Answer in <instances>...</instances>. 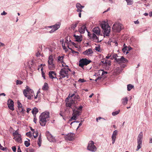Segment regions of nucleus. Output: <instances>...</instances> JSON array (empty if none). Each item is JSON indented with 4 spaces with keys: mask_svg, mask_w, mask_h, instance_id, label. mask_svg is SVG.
<instances>
[{
    "mask_svg": "<svg viewBox=\"0 0 152 152\" xmlns=\"http://www.w3.org/2000/svg\"><path fill=\"white\" fill-rule=\"evenodd\" d=\"M50 118V113L46 111L42 113L39 116V123L42 126H45Z\"/></svg>",
    "mask_w": 152,
    "mask_h": 152,
    "instance_id": "nucleus-1",
    "label": "nucleus"
},
{
    "mask_svg": "<svg viewBox=\"0 0 152 152\" xmlns=\"http://www.w3.org/2000/svg\"><path fill=\"white\" fill-rule=\"evenodd\" d=\"M104 32V36H108L110 32V27L107 21H103L101 24Z\"/></svg>",
    "mask_w": 152,
    "mask_h": 152,
    "instance_id": "nucleus-2",
    "label": "nucleus"
},
{
    "mask_svg": "<svg viewBox=\"0 0 152 152\" xmlns=\"http://www.w3.org/2000/svg\"><path fill=\"white\" fill-rule=\"evenodd\" d=\"M69 71H71L70 69L68 68V65H65L63 68L61 69L59 72L60 79L61 78H64L66 77L68 78Z\"/></svg>",
    "mask_w": 152,
    "mask_h": 152,
    "instance_id": "nucleus-3",
    "label": "nucleus"
},
{
    "mask_svg": "<svg viewBox=\"0 0 152 152\" xmlns=\"http://www.w3.org/2000/svg\"><path fill=\"white\" fill-rule=\"evenodd\" d=\"M23 93L25 96L29 99H31L34 94L33 91L28 86H26V89L23 90Z\"/></svg>",
    "mask_w": 152,
    "mask_h": 152,
    "instance_id": "nucleus-4",
    "label": "nucleus"
},
{
    "mask_svg": "<svg viewBox=\"0 0 152 152\" xmlns=\"http://www.w3.org/2000/svg\"><path fill=\"white\" fill-rule=\"evenodd\" d=\"M123 28V25L118 23H115L112 27L113 31L115 32H119Z\"/></svg>",
    "mask_w": 152,
    "mask_h": 152,
    "instance_id": "nucleus-5",
    "label": "nucleus"
},
{
    "mask_svg": "<svg viewBox=\"0 0 152 152\" xmlns=\"http://www.w3.org/2000/svg\"><path fill=\"white\" fill-rule=\"evenodd\" d=\"M143 134L141 132L139 134L137 139V146L136 150V151L139 150L142 147V142Z\"/></svg>",
    "mask_w": 152,
    "mask_h": 152,
    "instance_id": "nucleus-6",
    "label": "nucleus"
},
{
    "mask_svg": "<svg viewBox=\"0 0 152 152\" xmlns=\"http://www.w3.org/2000/svg\"><path fill=\"white\" fill-rule=\"evenodd\" d=\"M53 61V56L50 55L49 56L48 61V67L50 69L53 70L55 68V66Z\"/></svg>",
    "mask_w": 152,
    "mask_h": 152,
    "instance_id": "nucleus-7",
    "label": "nucleus"
},
{
    "mask_svg": "<svg viewBox=\"0 0 152 152\" xmlns=\"http://www.w3.org/2000/svg\"><path fill=\"white\" fill-rule=\"evenodd\" d=\"M94 142L92 141H90L88 143L87 147V149L90 151L94 152L97 150L96 147L94 145Z\"/></svg>",
    "mask_w": 152,
    "mask_h": 152,
    "instance_id": "nucleus-8",
    "label": "nucleus"
},
{
    "mask_svg": "<svg viewBox=\"0 0 152 152\" xmlns=\"http://www.w3.org/2000/svg\"><path fill=\"white\" fill-rule=\"evenodd\" d=\"M91 62V61L87 59L82 58L80 60L79 65L81 67H83L85 65H87Z\"/></svg>",
    "mask_w": 152,
    "mask_h": 152,
    "instance_id": "nucleus-9",
    "label": "nucleus"
},
{
    "mask_svg": "<svg viewBox=\"0 0 152 152\" xmlns=\"http://www.w3.org/2000/svg\"><path fill=\"white\" fill-rule=\"evenodd\" d=\"M66 106L67 107H71L72 109L74 108H77V107L75 104V102L72 99L70 101H68L66 103Z\"/></svg>",
    "mask_w": 152,
    "mask_h": 152,
    "instance_id": "nucleus-10",
    "label": "nucleus"
},
{
    "mask_svg": "<svg viewBox=\"0 0 152 152\" xmlns=\"http://www.w3.org/2000/svg\"><path fill=\"white\" fill-rule=\"evenodd\" d=\"M7 105L9 108L10 110H14V102L12 99H9L8 100Z\"/></svg>",
    "mask_w": 152,
    "mask_h": 152,
    "instance_id": "nucleus-11",
    "label": "nucleus"
},
{
    "mask_svg": "<svg viewBox=\"0 0 152 152\" xmlns=\"http://www.w3.org/2000/svg\"><path fill=\"white\" fill-rule=\"evenodd\" d=\"M115 61L119 64H120L122 63H125L128 62L127 60L123 56H121L120 58L115 59Z\"/></svg>",
    "mask_w": 152,
    "mask_h": 152,
    "instance_id": "nucleus-12",
    "label": "nucleus"
},
{
    "mask_svg": "<svg viewBox=\"0 0 152 152\" xmlns=\"http://www.w3.org/2000/svg\"><path fill=\"white\" fill-rule=\"evenodd\" d=\"M75 134L72 133L68 134L65 137V139L69 141L72 140L74 138Z\"/></svg>",
    "mask_w": 152,
    "mask_h": 152,
    "instance_id": "nucleus-13",
    "label": "nucleus"
},
{
    "mask_svg": "<svg viewBox=\"0 0 152 152\" xmlns=\"http://www.w3.org/2000/svg\"><path fill=\"white\" fill-rule=\"evenodd\" d=\"M118 131L117 130H115L113 132L111 138L112 141V144H114L116 140V136L118 134Z\"/></svg>",
    "mask_w": 152,
    "mask_h": 152,
    "instance_id": "nucleus-14",
    "label": "nucleus"
},
{
    "mask_svg": "<svg viewBox=\"0 0 152 152\" xmlns=\"http://www.w3.org/2000/svg\"><path fill=\"white\" fill-rule=\"evenodd\" d=\"M93 53V51L92 49L91 48L87 49L84 52H83V53L85 55L88 56L91 55Z\"/></svg>",
    "mask_w": 152,
    "mask_h": 152,
    "instance_id": "nucleus-15",
    "label": "nucleus"
},
{
    "mask_svg": "<svg viewBox=\"0 0 152 152\" xmlns=\"http://www.w3.org/2000/svg\"><path fill=\"white\" fill-rule=\"evenodd\" d=\"M49 77L50 79L57 78L56 72L53 71H50L49 72Z\"/></svg>",
    "mask_w": 152,
    "mask_h": 152,
    "instance_id": "nucleus-16",
    "label": "nucleus"
},
{
    "mask_svg": "<svg viewBox=\"0 0 152 152\" xmlns=\"http://www.w3.org/2000/svg\"><path fill=\"white\" fill-rule=\"evenodd\" d=\"M84 6L81 5L80 3H77L76 4V7L77 9V12H81L82 11V9L84 7Z\"/></svg>",
    "mask_w": 152,
    "mask_h": 152,
    "instance_id": "nucleus-17",
    "label": "nucleus"
},
{
    "mask_svg": "<svg viewBox=\"0 0 152 152\" xmlns=\"http://www.w3.org/2000/svg\"><path fill=\"white\" fill-rule=\"evenodd\" d=\"M13 139L19 143H21L22 142L21 136L20 134H18V136L14 137Z\"/></svg>",
    "mask_w": 152,
    "mask_h": 152,
    "instance_id": "nucleus-18",
    "label": "nucleus"
},
{
    "mask_svg": "<svg viewBox=\"0 0 152 152\" xmlns=\"http://www.w3.org/2000/svg\"><path fill=\"white\" fill-rule=\"evenodd\" d=\"M87 31L86 26L85 25H83L79 29V31L80 34H83L85 33V30Z\"/></svg>",
    "mask_w": 152,
    "mask_h": 152,
    "instance_id": "nucleus-19",
    "label": "nucleus"
},
{
    "mask_svg": "<svg viewBox=\"0 0 152 152\" xmlns=\"http://www.w3.org/2000/svg\"><path fill=\"white\" fill-rule=\"evenodd\" d=\"M73 97L74 100H73L75 102V101L78 100V101H80V97L78 95H75L74 94H72L71 96L70 97Z\"/></svg>",
    "mask_w": 152,
    "mask_h": 152,
    "instance_id": "nucleus-20",
    "label": "nucleus"
},
{
    "mask_svg": "<svg viewBox=\"0 0 152 152\" xmlns=\"http://www.w3.org/2000/svg\"><path fill=\"white\" fill-rule=\"evenodd\" d=\"M93 32L95 34L99 35L100 34V31L99 28L98 27H95L93 28Z\"/></svg>",
    "mask_w": 152,
    "mask_h": 152,
    "instance_id": "nucleus-21",
    "label": "nucleus"
},
{
    "mask_svg": "<svg viewBox=\"0 0 152 152\" xmlns=\"http://www.w3.org/2000/svg\"><path fill=\"white\" fill-rule=\"evenodd\" d=\"M66 39L65 41V42L64 43H65V44L67 45V46L69 48V49L70 50H71V48H70L69 47V42H70L71 43L72 42L71 41L70 37H66Z\"/></svg>",
    "mask_w": 152,
    "mask_h": 152,
    "instance_id": "nucleus-22",
    "label": "nucleus"
},
{
    "mask_svg": "<svg viewBox=\"0 0 152 152\" xmlns=\"http://www.w3.org/2000/svg\"><path fill=\"white\" fill-rule=\"evenodd\" d=\"M93 39V40L96 42H99V38L94 33L92 34V35L91 36V38Z\"/></svg>",
    "mask_w": 152,
    "mask_h": 152,
    "instance_id": "nucleus-23",
    "label": "nucleus"
},
{
    "mask_svg": "<svg viewBox=\"0 0 152 152\" xmlns=\"http://www.w3.org/2000/svg\"><path fill=\"white\" fill-rule=\"evenodd\" d=\"M64 58V56H59L58 58V61L59 62H60L62 64V66H65V64L64 63V62L63 61V59Z\"/></svg>",
    "mask_w": 152,
    "mask_h": 152,
    "instance_id": "nucleus-24",
    "label": "nucleus"
},
{
    "mask_svg": "<svg viewBox=\"0 0 152 152\" xmlns=\"http://www.w3.org/2000/svg\"><path fill=\"white\" fill-rule=\"evenodd\" d=\"M47 138L50 142H53L56 141L54 137L51 134H49L47 136Z\"/></svg>",
    "mask_w": 152,
    "mask_h": 152,
    "instance_id": "nucleus-25",
    "label": "nucleus"
},
{
    "mask_svg": "<svg viewBox=\"0 0 152 152\" xmlns=\"http://www.w3.org/2000/svg\"><path fill=\"white\" fill-rule=\"evenodd\" d=\"M60 26V24H56L54 25L50 26L49 27L51 28H53L56 31L59 28Z\"/></svg>",
    "mask_w": 152,
    "mask_h": 152,
    "instance_id": "nucleus-26",
    "label": "nucleus"
},
{
    "mask_svg": "<svg viewBox=\"0 0 152 152\" xmlns=\"http://www.w3.org/2000/svg\"><path fill=\"white\" fill-rule=\"evenodd\" d=\"M128 101V100L127 96L121 99L122 104L124 105L127 104Z\"/></svg>",
    "mask_w": 152,
    "mask_h": 152,
    "instance_id": "nucleus-27",
    "label": "nucleus"
},
{
    "mask_svg": "<svg viewBox=\"0 0 152 152\" xmlns=\"http://www.w3.org/2000/svg\"><path fill=\"white\" fill-rule=\"evenodd\" d=\"M75 108H74V109H72L73 113L77 116L78 117L80 115V111L76 110Z\"/></svg>",
    "mask_w": 152,
    "mask_h": 152,
    "instance_id": "nucleus-28",
    "label": "nucleus"
},
{
    "mask_svg": "<svg viewBox=\"0 0 152 152\" xmlns=\"http://www.w3.org/2000/svg\"><path fill=\"white\" fill-rule=\"evenodd\" d=\"M79 21H77L74 23H73L71 26V28L72 29L74 30L75 28L77 27V24L79 23Z\"/></svg>",
    "mask_w": 152,
    "mask_h": 152,
    "instance_id": "nucleus-29",
    "label": "nucleus"
},
{
    "mask_svg": "<svg viewBox=\"0 0 152 152\" xmlns=\"http://www.w3.org/2000/svg\"><path fill=\"white\" fill-rule=\"evenodd\" d=\"M74 36L75 38L76 41L81 42L82 41V39L80 36L76 35L75 34L74 35Z\"/></svg>",
    "mask_w": 152,
    "mask_h": 152,
    "instance_id": "nucleus-30",
    "label": "nucleus"
},
{
    "mask_svg": "<svg viewBox=\"0 0 152 152\" xmlns=\"http://www.w3.org/2000/svg\"><path fill=\"white\" fill-rule=\"evenodd\" d=\"M48 88V85L47 83H45L42 87V89L44 90H47Z\"/></svg>",
    "mask_w": 152,
    "mask_h": 152,
    "instance_id": "nucleus-31",
    "label": "nucleus"
},
{
    "mask_svg": "<svg viewBox=\"0 0 152 152\" xmlns=\"http://www.w3.org/2000/svg\"><path fill=\"white\" fill-rule=\"evenodd\" d=\"M38 112V109L35 107L33 109L32 113L34 115L36 114Z\"/></svg>",
    "mask_w": 152,
    "mask_h": 152,
    "instance_id": "nucleus-32",
    "label": "nucleus"
},
{
    "mask_svg": "<svg viewBox=\"0 0 152 152\" xmlns=\"http://www.w3.org/2000/svg\"><path fill=\"white\" fill-rule=\"evenodd\" d=\"M134 87V86L132 84H128L127 85V90L129 91H130Z\"/></svg>",
    "mask_w": 152,
    "mask_h": 152,
    "instance_id": "nucleus-33",
    "label": "nucleus"
},
{
    "mask_svg": "<svg viewBox=\"0 0 152 152\" xmlns=\"http://www.w3.org/2000/svg\"><path fill=\"white\" fill-rule=\"evenodd\" d=\"M28 141H25L24 142V144L25 146L26 147H28L30 144V143L29 142V140L28 139Z\"/></svg>",
    "mask_w": 152,
    "mask_h": 152,
    "instance_id": "nucleus-34",
    "label": "nucleus"
},
{
    "mask_svg": "<svg viewBox=\"0 0 152 152\" xmlns=\"http://www.w3.org/2000/svg\"><path fill=\"white\" fill-rule=\"evenodd\" d=\"M123 70V69H122V67H118L116 69V71L118 73H119L121 72Z\"/></svg>",
    "mask_w": 152,
    "mask_h": 152,
    "instance_id": "nucleus-35",
    "label": "nucleus"
},
{
    "mask_svg": "<svg viewBox=\"0 0 152 152\" xmlns=\"http://www.w3.org/2000/svg\"><path fill=\"white\" fill-rule=\"evenodd\" d=\"M126 1L127 3V4L128 5H132L133 3V1L132 0H126Z\"/></svg>",
    "mask_w": 152,
    "mask_h": 152,
    "instance_id": "nucleus-36",
    "label": "nucleus"
},
{
    "mask_svg": "<svg viewBox=\"0 0 152 152\" xmlns=\"http://www.w3.org/2000/svg\"><path fill=\"white\" fill-rule=\"evenodd\" d=\"M62 45L63 49L65 50L66 52L68 50V49L66 48L65 45H67L65 44V43H64L63 42L62 43Z\"/></svg>",
    "mask_w": 152,
    "mask_h": 152,
    "instance_id": "nucleus-37",
    "label": "nucleus"
},
{
    "mask_svg": "<svg viewBox=\"0 0 152 152\" xmlns=\"http://www.w3.org/2000/svg\"><path fill=\"white\" fill-rule=\"evenodd\" d=\"M33 136L34 138L37 137L38 135V133L37 131L33 132Z\"/></svg>",
    "mask_w": 152,
    "mask_h": 152,
    "instance_id": "nucleus-38",
    "label": "nucleus"
},
{
    "mask_svg": "<svg viewBox=\"0 0 152 152\" xmlns=\"http://www.w3.org/2000/svg\"><path fill=\"white\" fill-rule=\"evenodd\" d=\"M17 104L18 105V107L19 110H20V108H22V104L19 101H18Z\"/></svg>",
    "mask_w": 152,
    "mask_h": 152,
    "instance_id": "nucleus-39",
    "label": "nucleus"
},
{
    "mask_svg": "<svg viewBox=\"0 0 152 152\" xmlns=\"http://www.w3.org/2000/svg\"><path fill=\"white\" fill-rule=\"evenodd\" d=\"M120 112V110H118V111H116L115 112H113L112 113V115L113 116H115L117 114H118Z\"/></svg>",
    "mask_w": 152,
    "mask_h": 152,
    "instance_id": "nucleus-40",
    "label": "nucleus"
},
{
    "mask_svg": "<svg viewBox=\"0 0 152 152\" xmlns=\"http://www.w3.org/2000/svg\"><path fill=\"white\" fill-rule=\"evenodd\" d=\"M77 117V116L76 115H75L74 114L72 113V119H73V120H76Z\"/></svg>",
    "mask_w": 152,
    "mask_h": 152,
    "instance_id": "nucleus-41",
    "label": "nucleus"
},
{
    "mask_svg": "<svg viewBox=\"0 0 152 152\" xmlns=\"http://www.w3.org/2000/svg\"><path fill=\"white\" fill-rule=\"evenodd\" d=\"M18 134H20L18 133V131L17 130L15 131L13 133V136H14V137L16 136H15L16 135L18 136Z\"/></svg>",
    "mask_w": 152,
    "mask_h": 152,
    "instance_id": "nucleus-42",
    "label": "nucleus"
},
{
    "mask_svg": "<svg viewBox=\"0 0 152 152\" xmlns=\"http://www.w3.org/2000/svg\"><path fill=\"white\" fill-rule=\"evenodd\" d=\"M125 44H124V48L122 49V51L124 53H125L126 51V50H127V48H128V47H127L126 46L125 47Z\"/></svg>",
    "mask_w": 152,
    "mask_h": 152,
    "instance_id": "nucleus-43",
    "label": "nucleus"
},
{
    "mask_svg": "<svg viewBox=\"0 0 152 152\" xmlns=\"http://www.w3.org/2000/svg\"><path fill=\"white\" fill-rule=\"evenodd\" d=\"M113 58L115 59H115H118L117 58L118 57L117 54L116 53H114L113 55Z\"/></svg>",
    "mask_w": 152,
    "mask_h": 152,
    "instance_id": "nucleus-44",
    "label": "nucleus"
},
{
    "mask_svg": "<svg viewBox=\"0 0 152 152\" xmlns=\"http://www.w3.org/2000/svg\"><path fill=\"white\" fill-rule=\"evenodd\" d=\"M104 63L107 64L108 65H110L111 64V62L110 61L106 60Z\"/></svg>",
    "mask_w": 152,
    "mask_h": 152,
    "instance_id": "nucleus-45",
    "label": "nucleus"
},
{
    "mask_svg": "<svg viewBox=\"0 0 152 152\" xmlns=\"http://www.w3.org/2000/svg\"><path fill=\"white\" fill-rule=\"evenodd\" d=\"M20 110V112L22 114H24V112L25 111V110H24L22 107V108H20V110Z\"/></svg>",
    "mask_w": 152,
    "mask_h": 152,
    "instance_id": "nucleus-46",
    "label": "nucleus"
},
{
    "mask_svg": "<svg viewBox=\"0 0 152 152\" xmlns=\"http://www.w3.org/2000/svg\"><path fill=\"white\" fill-rule=\"evenodd\" d=\"M23 83L20 80H17L16 81V84L17 85L21 84Z\"/></svg>",
    "mask_w": 152,
    "mask_h": 152,
    "instance_id": "nucleus-47",
    "label": "nucleus"
},
{
    "mask_svg": "<svg viewBox=\"0 0 152 152\" xmlns=\"http://www.w3.org/2000/svg\"><path fill=\"white\" fill-rule=\"evenodd\" d=\"M26 135L28 137H31L32 136L30 132H27L26 134Z\"/></svg>",
    "mask_w": 152,
    "mask_h": 152,
    "instance_id": "nucleus-48",
    "label": "nucleus"
},
{
    "mask_svg": "<svg viewBox=\"0 0 152 152\" xmlns=\"http://www.w3.org/2000/svg\"><path fill=\"white\" fill-rule=\"evenodd\" d=\"M6 148L3 147L0 143V149L2 150V151H5L6 149Z\"/></svg>",
    "mask_w": 152,
    "mask_h": 152,
    "instance_id": "nucleus-49",
    "label": "nucleus"
},
{
    "mask_svg": "<svg viewBox=\"0 0 152 152\" xmlns=\"http://www.w3.org/2000/svg\"><path fill=\"white\" fill-rule=\"evenodd\" d=\"M78 81V82L81 83H83L86 81L84 79L81 78H80V79H79Z\"/></svg>",
    "mask_w": 152,
    "mask_h": 152,
    "instance_id": "nucleus-50",
    "label": "nucleus"
},
{
    "mask_svg": "<svg viewBox=\"0 0 152 152\" xmlns=\"http://www.w3.org/2000/svg\"><path fill=\"white\" fill-rule=\"evenodd\" d=\"M100 72H102L101 75H103L104 74H106L107 73V72L104 71L103 70H101Z\"/></svg>",
    "mask_w": 152,
    "mask_h": 152,
    "instance_id": "nucleus-51",
    "label": "nucleus"
},
{
    "mask_svg": "<svg viewBox=\"0 0 152 152\" xmlns=\"http://www.w3.org/2000/svg\"><path fill=\"white\" fill-rule=\"evenodd\" d=\"M40 93V91H39V90L37 91V95H36V96H34V99H36L37 98L38 95V94L39 93Z\"/></svg>",
    "mask_w": 152,
    "mask_h": 152,
    "instance_id": "nucleus-52",
    "label": "nucleus"
},
{
    "mask_svg": "<svg viewBox=\"0 0 152 152\" xmlns=\"http://www.w3.org/2000/svg\"><path fill=\"white\" fill-rule=\"evenodd\" d=\"M42 77L44 79H45V73L43 72H42Z\"/></svg>",
    "mask_w": 152,
    "mask_h": 152,
    "instance_id": "nucleus-53",
    "label": "nucleus"
},
{
    "mask_svg": "<svg viewBox=\"0 0 152 152\" xmlns=\"http://www.w3.org/2000/svg\"><path fill=\"white\" fill-rule=\"evenodd\" d=\"M12 149L13 151L15 152L16 151V148L15 146H12Z\"/></svg>",
    "mask_w": 152,
    "mask_h": 152,
    "instance_id": "nucleus-54",
    "label": "nucleus"
},
{
    "mask_svg": "<svg viewBox=\"0 0 152 152\" xmlns=\"http://www.w3.org/2000/svg\"><path fill=\"white\" fill-rule=\"evenodd\" d=\"M111 56V55L110 54H108L107 55V56L106 57V58L107 59L109 58Z\"/></svg>",
    "mask_w": 152,
    "mask_h": 152,
    "instance_id": "nucleus-55",
    "label": "nucleus"
},
{
    "mask_svg": "<svg viewBox=\"0 0 152 152\" xmlns=\"http://www.w3.org/2000/svg\"><path fill=\"white\" fill-rule=\"evenodd\" d=\"M38 140V141H39L40 142H42V138H41V137L40 134V135H39V137Z\"/></svg>",
    "mask_w": 152,
    "mask_h": 152,
    "instance_id": "nucleus-56",
    "label": "nucleus"
},
{
    "mask_svg": "<svg viewBox=\"0 0 152 152\" xmlns=\"http://www.w3.org/2000/svg\"><path fill=\"white\" fill-rule=\"evenodd\" d=\"M7 14V13L4 11L3 12L1 13V15H5Z\"/></svg>",
    "mask_w": 152,
    "mask_h": 152,
    "instance_id": "nucleus-57",
    "label": "nucleus"
},
{
    "mask_svg": "<svg viewBox=\"0 0 152 152\" xmlns=\"http://www.w3.org/2000/svg\"><path fill=\"white\" fill-rule=\"evenodd\" d=\"M87 31L88 32V37H90V39H91V36L92 35V34H91L89 32H88V31Z\"/></svg>",
    "mask_w": 152,
    "mask_h": 152,
    "instance_id": "nucleus-58",
    "label": "nucleus"
},
{
    "mask_svg": "<svg viewBox=\"0 0 152 152\" xmlns=\"http://www.w3.org/2000/svg\"><path fill=\"white\" fill-rule=\"evenodd\" d=\"M71 43L75 47V48H77V46L76 44L75 43L72 42Z\"/></svg>",
    "mask_w": 152,
    "mask_h": 152,
    "instance_id": "nucleus-59",
    "label": "nucleus"
},
{
    "mask_svg": "<svg viewBox=\"0 0 152 152\" xmlns=\"http://www.w3.org/2000/svg\"><path fill=\"white\" fill-rule=\"evenodd\" d=\"M83 107V106H82V105H80V106L78 108H77V107L76 109H77L78 110H82Z\"/></svg>",
    "mask_w": 152,
    "mask_h": 152,
    "instance_id": "nucleus-60",
    "label": "nucleus"
},
{
    "mask_svg": "<svg viewBox=\"0 0 152 152\" xmlns=\"http://www.w3.org/2000/svg\"><path fill=\"white\" fill-rule=\"evenodd\" d=\"M17 152H21V150H20V147L19 146H18V147Z\"/></svg>",
    "mask_w": 152,
    "mask_h": 152,
    "instance_id": "nucleus-61",
    "label": "nucleus"
},
{
    "mask_svg": "<svg viewBox=\"0 0 152 152\" xmlns=\"http://www.w3.org/2000/svg\"><path fill=\"white\" fill-rule=\"evenodd\" d=\"M55 30H54L53 28H52V29L49 31V33H52L55 31Z\"/></svg>",
    "mask_w": 152,
    "mask_h": 152,
    "instance_id": "nucleus-62",
    "label": "nucleus"
},
{
    "mask_svg": "<svg viewBox=\"0 0 152 152\" xmlns=\"http://www.w3.org/2000/svg\"><path fill=\"white\" fill-rule=\"evenodd\" d=\"M95 50H97V51H99V50H100V48L99 47H95Z\"/></svg>",
    "mask_w": 152,
    "mask_h": 152,
    "instance_id": "nucleus-63",
    "label": "nucleus"
},
{
    "mask_svg": "<svg viewBox=\"0 0 152 152\" xmlns=\"http://www.w3.org/2000/svg\"><path fill=\"white\" fill-rule=\"evenodd\" d=\"M149 16L151 17L152 16V12H150L149 13Z\"/></svg>",
    "mask_w": 152,
    "mask_h": 152,
    "instance_id": "nucleus-64",
    "label": "nucleus"
}]
</instances>
